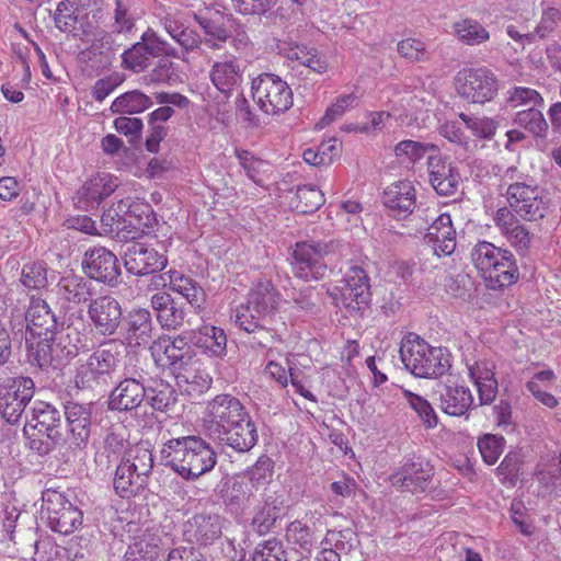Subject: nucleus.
I'll return each instance as SVG.
<instances>
[{
	"instance_id": "nucleus-55",
	"label": "nucleus",
	"mask_w": 561,
	"mask_h": 561,
	"mask_svg": "<svg viewBox=\"0 0 561 561\" xmlns=\"http://www.w3.org/2000/svg\"><path fill=\"white\" fill-rule=\"evenodd\" d=\"M496 174L500 176L501 185L506 187L505 196L515 192V190H520V187H527L536 183L533 176L516 165H511L505 169L499 168Z\"/></svg>"
},
{
	"instance_id": "nucleus-5",
	"label": "nucleus",
	"mask_w": 561,
	"mask_h": 561,
	"mask_svg": "<svg viewBox=\"0 0 561 561\" xmlns=\"http://www.w3.org/2000/svg\"><path fill=\"white\" fill-rule=\"evenodd\" d=\"M399 352L404 367L420 378L439 377L450 367L442 348L431 346L415 333L402 339Z\"/></svg>"
},
{
	"instance_id": "nucleus-7",
	"label": "nucleus",
	"mask_w": 561,
	"mask_h": 561,
	"mask_svg": "<svg viewBox=\"0 0 561 561\" xmlns=\"http://www.w3.org/2000/svg\"><path fill=\"white\" fill-rule=\"evenodd\" d=\"M252 95L260 108L277 115L293 105V92L286 81L274 73H262L252 80Z\"/></svg>"
},
{
	"instance_id": "nucleus-59",
	"label": "nucleus",
	"mask_w": 561,
	"mask_h": 561,
	"mask_svg": "<svg viewBox=\"0 0 561 561\" xmlns=\"http://www.w3.org/2000/svg\"><path fill=\"white\" fill-rule=\"evenodd\" d=\"M22 284L30 289H42L47 286V266L43 262L27 263L22 268Z\"/></svg>"
},
{
	"instance_id": "nucleus-21",
	"label": "nucleus",
	"mask_w": 561,
	"mask_h": 561,
	"mask_svg": "<svg viewBox=\"0 0 561 561\" xmlns=\"http://www.w3.org/2000/svg\"><path fill=\"white\" fill-rule=\"evenodd\" d=\"M493 221L501 234L518 252H527L530 248L533 236L525 225L516 217L508 207L499 208Z\"/></svg>"
},
{
	"instance_id": "nucleus-48",
	"label": "nucleus",
	"mask_w": 561,
	"mask_h": 561,
	"mask_svg": "<svg viewBox=\"0 0 561 561\" xmlns=\"http://www.w3.org/2000/svg\"><path fill=\"white\" fill-rule=\"evenodd\" d=\"M453 28L457 38L467 45H479L490 38L489 32L473 19L458 21Z\"/></svg>"
},
{
	"instance_id": "nucleus-12",
	"label": "nucleus",
	"mask_w": 561,
	"mask_h": 561,
	"mask_svg": "<svg viewBox=\"0 0 561 561\" xmlns=\"http://www.w3.org/2000/svg\"><path fill=\"white\" fill-rule=\"evenodd\" d=\"M505 197L510 205L508 209L524 220L537 221L547 214L548 199L537 183L515 190Z\"/></svg>"
},
{
	"instance_id": "nucleus-26",
	"label": "nucleus",
	"mask_w": 561,
	"mask_h": 561,
	"mask_svg": "<svg viewBox=\"0 0 561 561\" xmlns=\"http://www.w3.org/2000/svg\"><path fill=\"white\" fill-rule=\"evenodd\" d=\"M383 204L394 217L405 218L415 207V188L410 181H398L383 192Z\"/></svg>"
},
{
	"instance_id": "nucleus-45",
	"label": "nucleus",
	"mask_w": 561,
	"mask_h": 561,
	"mask_svg": "<svg viewBox=\"0 0 561 561\" xmlns=\"http://www.w3.org/2000/svg\"><path fill=\"white\" fill-rule=\"evenodd\" d=\"M507 249L495 247L488 241H479L471 250V260L477 270L484 276L486 272H492L491 267L499 260H503V255Z\"/></svg>"
},
{
	"instance_id": "nucleus-2",
	"label": "nucleus",
	"mask_w": 561,
	"mask_h": 561,
	"mask_svg": "<svg viewBox=\"0 0 561 561\" xmlns=\"http://www.w3.org/2000/svg\"><path fill=\"white\" fill-rule=\"evenodd\" d=\"M161 461L181 478L195 481L211 471L217 463L213 447L199 436L169 439L160 450Z\"/></svg>"
},
{
	"instance_id": "nucleus-3",
	"label": "nucleus",
	"mask_w": 561,
	"mask_h": 561,
	"mask_svg": "<svg viewBox=\"0 0 561 561\" xmlns=\"http://www.w3.org/2000/svg\"><path fill=\"white\" fill-rule=\"evenodd\" d=\"M23 431L28 439L30 448L39 455H47L57 445L67 444L61 413L48 402H34L32 417Z\"/></svg>"
},
{
	"instance_id": "nucleus-31",
	"label": "nucleus",
	"mask_w": 561,
	"mask_h": 561,
	"mask_svg": "<svg viewBox=\"0 0 561 561\" xmlns=\"http://www.w3.org/2000/svg\"><path fill=\"white\" fill-rule=\"evenodd\" d=\"M283 511V501L274 494H265L263 502L254 508L251 527L259 535L268 534L276 525Z\"/></svg>"
},
{
	"instance_id": "nucleus-24",
	"label": "nucleus",
	"mask_w": 561,
	"mask_h": 561,
	"mask_svg": "<svg viewBox=\"0 0 561 561\" xmlns=\"http://www.w3.org/2000/svg\"><path fill=\"white\" fill-rule=\"evenodd\" d=\"M25 321L27 332L33 337L56 335L57 318L48 304L41 298H31Z\"/></svg>"
},
{
	"instance_id": "nucleus-36",
	"label": "nucleus",
	"mask_w": 561,
	"mask_h": 561,
	"mask_svg": "<svg viewBox=\"0 0 561 561\" xmlns=\"http://www.w3.org/2000/svg\"><path fill=\"white\" fill-rule=\"evenodd\" d=\"M285 539L302 557H308L318 542L316 530L301 519H296L287 525Z\"/></svg>"
},
{
	"instance_id": "nucleus-27",
	"label": "nucleus",
	"mask_w": 561,
	"mask_h": 561,
	"mask_svg": "<svg viewBox=\"0 0 561 561\" xmlns=\"http://www.w3.org/2000/svg\"><path fill=\"white\" fill-rule=\"evenodd\" d=\"M469 376L477 387L480 404L494 401L499 383L494 377L495 365L492 360L480 359L468 366Z\"/></svg>"
},
{
	"instance_id": "nucleus-13",
	"label": "nucleus",
	"mask_w": 561,
	"mask_h": 561,
	"mask_svg": "<svg viewBox=\"0 0 561 561\" xmlns=\"http://www.w3.org/2000/svg\"><path fill=\"white\" fill-rule=\"evenodd\" d=\"M88 317L92 327L102 336L116 334L123 322V309L117 299L110 295L91 299Z\"/></svg>"
},
{
	"instance_id": "nucleus-33",
	"label": "nucleus",
	"mask_w": 561,
	"mask_h": 561,
	"mask_svg": "<svg viewBox=\"0 0 561 561\" xmlns=\"http://www.w3.org/2000/svg\"><path fill=\"white\" fill-rule=\"evenodd\" d=\"M431 469L424 470L421 463H405L399 472L390 477L392 485L404 488L407 491L415 493L424 491L430 483Z\"/></svg>"
},
{
	"instance_id": "nucleus-63",
	"label": "nucleus",
	"mask_w": 561,
	"mask_h": 561,
	"mask_svg": "<svg viewBox=\"0 0 561 561\" xmlns=\"http://www.w3.org/2000/svg\"><path fill=\"white\" fill-rule=\"evenodd\" d=\"M537 480L545 486H554L561 490V456L553 457L548 465H539Z\"/></svg>"
},
{
	"instance_id": "nucleus-10",
	"label": "nucleus",
	"mask_w": 561,
	"mask_h": 561,
	"mask_svg": "<svg viewBox=\"0 0 561 561\" xmlns=\"http://www.w3.org/2000/svg\"><path fill=\"white\" fill-rule=\"evenodd\" d=\"M35 383L30 377H16L0 387V413L10 424L21 419L25 407L32 400Z\"/></svg>"
},
{
	"instance_id": "nucleus-11",
	"label": "nucleus",
	"mask_w": 561,
	"mask_h": 561,
	"mask_svg": "<svg viewBox=\"0 0 561 561\" xmlns=\"http://www.w3.org/2000/svg\"><path fill=\"white\" fill-rule=\"evenodd\" d=\"M151 355L157 366L180 371L185 368L193 358L194 351L184 335L174 339L161 336L150 346Z\"/></svg>"
},
{
	"instance_id": "nucleus-62",
	"label": "nucleus",
	"mask_w": 561,
	"mask_h": 561,
	"mask_svg": "<svg viewBox=\"0 0 561 561\" xmlns=\"http://www.w3.org/2000/svg\"><path fill=\"white\" fill-rule=\"evenodd\" d=\"M503 437L486 434L478 440L480 454L488 465H494L503 451Z\"/></svg>"
},
{
	"instance_id": "nucleus-35",
	"label": "nucleus",
	"mask_w": 561,
	"mask_h": 561,
	"mask_svg": "<svg viewBox=\"0 0 561 561\" xmlns=\"http://www.w3.org/2000/svg\"><path fill=\"white\" fill-rule=\"evenodd\" d=\"M280 295L270 279L257 280L249 293L248 301L256 309L257 313L274 314L279 305Z\"/></svg>"
},
{
	"instance_id": "nucleus-18",
	"label": "nucleus",
	"mask_w": 561,
	"mask_h": 561,
	"mask_svg": "<svg viewBox=\"0 0 561 561\" xmlns=\"http://www.w3.org/2000/svg\"><path fill=\"white\" fill-rule=\"evenodd\" d=\"M426 228L424 240L430 244L437 256H447L454 253L456 249V230L453 226L450 215L433 214L427 217L430 222Z\"/></svg>"
},
{
	"instance_id": "nucleus-47",
	"label": "nucleus",
	"mask_w": 561,
	"mask_h": 561,
	"mask_svg": "<svg viewBox=\"0 0 561 561\" xmlns=\"http://www.w3.org/2000/svg\"><path fill=\"white\" fill-rule=\"evenodd\" d=\"M324 203L323 193L316 186L299 185L290 204L300 214L313 213Z\"/></svg>"
},
{
	"instance_id": "nucleus-32",
	"label": "nucleus",
	"mask_w": 561,
	"mask_h": 561,
	"mask_svg": "<svg viewBox=\"0 0 561 561\" xmlns=\"http://www.w3.org/2000/svg\"><path fill=\"white\" fill-rule=\"evenodd\" d=\"M148 484V479L133 468L125 463L123 460L116 468L113 488L117 495L123 499H130L139 494Z\"/></svg>"
},
{
	"instance_id": "nucleus-16",
	"label": "nucleus",
	"mask_w": 561,
	"mask_h": 561,
	"mask_svg": "<svg viewBox=\"0 0 561 561\" xmlns=\"http://www.w3.org/2000/svg\"><path fill=\"white\" fill-rule=\"evenodd\" d=\"M337 290L339 297H335L336 305L347 310L357 311L370 300V286L367 274L358 266L350 268L343 285Z\"/></svg>"
},
{
	"instance_id": "nucleus-4",
	"label": "nucleus",
	"mask_w": 561,
	"mask_h": 561,
	"mask_svg": "<svg viewBox=\"0 0 561 561\" xmlns=\"http://www.w3.org/2000/svg\"><path fill=\"white\" fill-rule=\"evenodd\" d=\"M121 346L113 340L101 343L85 359H79L73 381L79 389L107 386L121 365Z\"/></svg>"
},
{
	"instance_id": "nucleus-44",
	"label": "nucleus",
	"mask_w": 561,
	"mask_h": 561,
	"mask_svg": "<svg viewBox=\"0 0 561 561\" xmlns=\"http://www.w3.org/2000/svg\"><path fill=\"white\" fill-rule=\"evenodd\" d=\"M152 105L151 98L140 90L127 91L117 96L111 105L115 114H138Z\"/></svg>"
},
{
	"instance_id": "nucleus-25",
	"label": "nucleus",
	"mask_w": 561,
	"mask_h": 561,
	"mask_svg": "<svg viewBox=\"0 0 561 561\" xmlns=\"http://www.w3.org/2000/svg\"><path fill=\"white\" fill-rule=\"evenodd\" d=\"M147 388L138 379L127 377L111 392L108 407L113 411H129L138 408L146 399Z\"/></svg>"
},
{
	"instance_id": "nucleus-37",
	"label": "nucleus",
	"mask_w": 561,
	"mask_h": 561,
	"mask_svg": "<svg viewBox=\"0 0 561 561\" xmlns=\"http://www.w3.org/2000/svg\"><path fill=\"white\" fill-rule=\"evenodd\" d=\"M491 270L492 272H486L483 278L486 286L494 290L503 289L514 284L518 278L516 261L510 250L503 255V260H499Z\"/></svg>"
},
{
	"instance_id": "nucleus-64",
	"label": "nucleus",
	"mask_w": 561,
	"mask_h": 561,
	"mask_svg": "<svg viewBox=\"0 0 561 561\" xmlns=\"http://www.w3.org/2000/svg\"><path fill=\"white\" fill-rule=\"evenodd\" d=\"M251 558L252 561H283L284 551L276 539H268L255 547Z\"/></svg>"
},
{
	"instance_id": "nucleus-46",
	"label": "nucleus",
	"mask_w": 561,
	"mask_h": 561,
	"mask_svg": "<svg viewBox=\"0 0 561 561\" xmlns=\"http://www.w3.org/2000/svg\"><path fill=\"white\" fill-rule=\"evenodd\" d=\"M161 539L157 536H144L126 552L124 561H160Z\"/></svg>"
},
{
	"instance_id": "nucleus-40",
	"label": "nucleus",
	"mask_w": 561,
	"mask_h": 561,
	"mask_svg": "<svg viewBox=\"0 0 561 561\" xmlns=\"http://www.w3.org/2000/svg\"><path fill=\"white\" fill-rule=\"evenodd\" d=\"M84 8L81 0H62L54 14L56 27L65 33H75L82 25Z\"/></svg>"
},
{
	"instance_id": "nucleus-9",
	"label": "nucleus",
	"mask_w": 561,
	"mask_h": 561,
	"mask_svg": "<svg viewBox=\"0 0 561 561\" xmlns=\"http://www.w3.org/2000/svg\"><path fill=\"white\" fill-rule=\"evenodd\" d=\"M337 244L334 241H301L294 250V273L304 280L319 279L325 271V256L334 253Z\"/></svg>"
},
{
	"instance_id": "nucleus-34",
	"label": "nucleus",
	"mask_w": 561,
	"mask_h": 561,
	"mask_svg": "<svg viewBox=\"0 0 561 561\" xmlns=\"http://www.w3.org/2000/svg\"><path fill=\"white\" fill-rule=\"evenodd\" d=\"M151 307L156 311L158 322L162 328L176 329L184 321V311L178 307L168 293H157L151 297Z\"/></svg>"
},
{
	"instance_id": "nucleus-1",
	"label": "nucleus",
	"mask_w": 561,
	"mask_h": 561,
	"mask_svg": "<svg viewBox=\"0 0 561 561\" xmlns=\"http://www.w3.org/2000/svg\"><path fill=\"white\" fill-rule=\"evenodd\" d=\"M203 427L213 438L238 453H247L257 443V431L245 408L231 394H219L207 404Z\"/></svg>"
},
{
	"instance_id": "nucleus-54",
	"label": "nucleus",
	"mask_w": 561,
	"mask_h": 561,
	"mask_svg": "<svg viewBox=\"0 0 561 561\" xmlns=\"http://www.w3.org/2000/svg\"><path fill=\"white\" fill-rule=\"evenodd\" d=\"M146 399L154 410L167 411L175 403L176 391L171 385L160 381L147 389Z\"/></svg>"
},
{
	"instance_id": "nucleus-6",
	"label": "nucleus",
	"mask_w": 561,
	"mask_h": 561,
	"mask_svg": "<svg viewBox=\"0 0 561 561\" xmlns=\"http://www.w3.org/2000/svg\"><path fill=\"white\" fill-rule=\"evenodd\" d=\"M457 94L469 103L484 104L497 94L499 81L492 70L485 67L463 68L454 80Z\"/></svg>"
},
{
	"instance_id": "nucleus-39",
	"label": "nucleus",
	"mask_w": 561,
	"mask_h": 561,
	"mask_svg": "<svg viewBox=\"0 0 561 561\" xmlns=\"http://www.w3.org/2000/svg\"><path fill=\"white\" fill-rule=\"evenodd\" d=\"M195 20L202 27L204 36L202 37V53L207 50H220L230 38L229 30L218 19H209L195 15Z\"/></svg>"
},
{
	"instance_id": "nucleus-49",
	"label": "nucleus",
	"mask_w": 561,
	"mask_h": 561,
	"mask_svg": "<svg viewBox=\"0 0 561 561\" xmlns=\"http://www.w3.org/2000/svg\"><path fill=\"white\" fill-rule=\"evenodd\" d=\"M129 465L134 471L139 472L145 478H149L153 468V456L151 450L144 444H137L129 447L122 459Z\"/></svg>"
},
{
	"instance_id": "nucleus-22",
	"label": "nucleus",
	"mask_w": 561,
	"mask_h": 561,
	"mask_svg": "<svg viewBox=\"0 0 561 561\" xmlns=\"http://www.w3.org/2000/svg\"><path fill=\"white\" fill-rule=\"evenodd\" d=\"M117 187L118 181L116 178L108 173H98L78 190L76 204L79 208L85 210L93 209Z\"/></svg>"
},
{
	"instance_id": "nucleus-42",
	"label": "nucleus",
	"mask_w": 561,
	"mask_h": 561,
	"mask_svg": "<svg viewBox=\"0 0 561 561\" xmlns=\"http://www.w3.org/2000/svg\"><path fill=\"white\" fill-rule=\"evenodd\" d=\"M58 295L65 300L80 305L91 301V283L77 275H67L58 282Z\"/></svg>"
},
{
	"instance_id": "nucleus-60",
	"label": "nucleus",
	"mask_w": 561,
	"mask_h": 561,
	"mask_svg": "<svg viewBox=\"0 0 561 561\" xmlns=\"http://www.w3.org/2000/svg\"><path fill=\"white\" fill-rule=\"evenodd\" d=\"M358 96L355 93L342 94L336 98L335 102L332 103L325 111L321 121L317 124V126L323 127L334 122L344 115V113L353 107V105L357 102Z\"/></svg>"
},
{
	"instance_id": "nucleus-29",
	"label": "nucleus",
	"mask_w": 561,
	"mask_h": 561,
	"mask_svg": "<svg viewBox=\"0 0 561 561\" xmlns=\"http://www.w3.org/2000/svg\"><path fill=\"white\" fill-rule=\"evenodd\" d=\"M87 325L82 320L69 323L56 332V347L61 357L73 358L81 350L88 348Z\"/></svg>"
},
{
	"instance_id": "nucleus-53",
	"label": "nucleus",
	"mask_w": 561,
	"mask_h": 561,
	"mask_svg": "<svg viewBox=\"0 0 561 561\" xmlns=\"http://www.w3.org/2000/svg\"><path fill=\"white\" fill-rule=\"evenodd\" d=\"M434 145H426L414 140H402L394 147V156L402 164H414L420 161L427 150H435Z\"/></svg>"
},
{
	"instance_id": "nucleus-50",
	"label": "nucleus",
	"mask_w": 561,
	"mask_h": 561,
	"mask_svg": "<svg viewBox=\"0 0 561 561\" xmlns=\"http://www.w3.org/2000/svg\"><path fill=\"white\" fill-rule=\"evenodd\" d=\"M36 343L30 345V356L39 367L50 365L55 358H62L59 350L56 347L55 336H42Z\"/></svg>"
},
{
	"instance_id": "nucleus-57",
	"label": "nucleus",
	"mask_w": 561,
	"mask_h": 561,
	"mask_svg": "<svg viewBox=\"0 0 561 561\" xmlns=\"http://www.w3.org/2000/svg\"><path fill=\"white\" fill-rule=\"evenodd\" d=\"M151 58L147 48L138 42L123 53L122 65L125 69L141 72L149 67Z\"/></svg>"
},
{
	"instance_id": "nucleus-43",
	"label": "nucleus",
	"mask_w": 561,
	"mask_h": 561,
	"mask_svg": "<svg viewBox=\"0 0 561 561\" xmlns=\"http://www.w3.org/2000/svg\"><path fill=\"white\" fill-rule=\"evenodd\" d=\"M130 198H123L105 209L101 216L102 233H113L124 228L127 217H131L134 210Z\"/></svg>"
},
{
	"instance_id": "nucleus-15",
	"label": "nucleus",
	"mask_w": 561,
	"mask_h": 561,
	"mask_svg": "<svg viewBox=\"0 0 561 561\" xmlns=\"http://www.w3.org/2000/svg\"><path fill=\"white\" fill-rule=\"evenodd\" d=\"M168 259L151 245L141 242L130 243L124 253V265L127 272L145 276L162 271Z\"/></svg>"
},
{
	"instance_id": "nucleus-41",
	"label": "nucleus",
	"mask_w": 561,
	"mask_h": 561,
	"mask_svg": "<svg viewBox=\"0 0 561 561\" xmlns=\"http://www.w3.org/2000/svg\"><path fill=\"white\" fill-rule=\"evenodd\" d=\"M171 289L182 297L195 309H202L206 301V294L199 284L193 278L176 271L170 272Z\"/></svg>"
},
{
	"instance_id": "nucleus-28",
	"label": "nucleus",
	"mask_w": 561,
	"mask_h": 561,
	"mask_svg": "<svg viewBox=\"0 0 561 561\" xmlns=\"http://www.w3.org/2000/svg\"><path fill=\"white\" fill-rule=\"evenodd\" d=\"M125 340L129 344L145 345L152 337V320L149 310L133 309L124 318L122 322Z\"/></svg>"
},
{
	"instance_id": "nucleus-17",
	"label": "nucleus",
	"mask_w": 561,
	"mask_h": 561,
	"mask_svg": "<svg viewBox=\"0 0 561 561\" xmlns=\"http://www.w3.org/2000/svg\"><path fill=\"white\" fill-rule=\"evenodd\" d=\"M183 535L190 543L213 545L222 535V519L217 514L196 513L184 523Z\"/></svg>"
},
{
	"instance_id": "nucleus-14",
	"label": "nucleus",
	"mask_w": 561,
	"mask_h": 561,
	"mask_svg": "<svg viewBox=\"0 0 561 561\" xmlns=\"http://www.w3.org/2000/svg\"><path fill=\"white\" fill-rule=\"evenodd\" d=\"M82 267L90 278L110 286L116 285L121 276L116 255L104 247H95L85 251Z\"/></svg>"
},
{
	"instance_id": "nucleus-38",
	"label": "nucleus",
	"mask_w": 561,
	"mask_h": 561,
	"mask_svg": "<svg viewBox=\"0 0 561 561\" xmlns=\"http://www.w3.org/2000/svg\"><path fill=\"white\" fill-rule=\"evenodd\" d=\"M253 483L244 477H234L227 480L221 490L224 502L232 510H244L251 504L254 493Z\"/></svg>"
},
{
	"instance_id": "nucleus-58",
	"label": "nucleus",
	"mask_w": 561,
	"mask_h": 561,
	"mask_svg": "<svg viewBox=\"0 0 561 561\" xmlns=\"http://www.w3.org/2000/svg\"><path fill=\"white\" fill-rule=\"evenodd\" d=\"M267 319L266 314L257 313L256 309L249 301L240 305L234 310V322L244 331H255L259 325L265 324Z\"/></svg>"
},
{
	"instance_id": "nucleus-20",
	"label": "nucleus",
	"mask_w": 561,
	"mask_h": 561,
	"mask_svg": "<svg viewBox=\"0 0 561 561\" xmlns=\"http://www.w3.org/2000/svg\"><path fill=\"white\" fill-rule=\"evenodd\" d=\"M428 180L432 187L444 196L456 194L460 184L458 169L440 154H432L427 159Z\"/></svg>"
},
{
	"instance_id": "nucleus-52",
	"label": "nucleus",
	"mask_w": 561,
	"mask_h": 561,
	"mask_svg": "<svg viewBox=\"0 0 561 561\" xmlns=\"http://www.w3.org/2000/svg\"><path fill=\"white\" fill-rule=\"evenodd\" d=\"M506 103L512 108H533L541 106L543 99L535 89L514 87L507 91Z\"/></svg>"
},
{
	"instance_id": "nucleus-56",
	"label": "nucleus",
	"mask_w": 561,
	"mask_h": 561,
	"mask_svg": "<svg viewBox=\"0 0 561 561\" xmlns=\"http://www.w3.org/2000/svg\"><path fill=\"white\" fill-rule=\"evenodd\" d=\"M203 337L198 340L211 355L221 357L227 352V336L222 329L214 325H205L201 330Z\"/></svg>"
},
{
	"instance_id": "nucleus-30",
	"label": "nucleus",
	"mask_w": 561,
	"mask_h": 561,
	"mask_svg": "<svg viewBox=\"0 0 561 561\" xmlns=\"http://www.w3.org/2000/svg\"><path fill=\"white\" fill-rule=\"evenodd\" d=\"M440 409L451 416L465 415L473 404L469 388L458 383H446L439 390Z\"/></svg>"
},
{
	"instance_id": "nucleus-51",
	"label": "nucleus",
	"mask_w": 561,
	"mask_h": 561,
	"mask_svg": "<svg viewBox=\"0 0 561 561\" xmlns=\"http://www.w3.org/2000/svg\"><path fill=\"white\" fill-rule=\"evenodd\" d=\"M514 121L534 136H543L548 129L547 121L539 106L518 111Z\"/></svg>"
},
{
	"instance_id": "nucleus-8",
	"label": "nucleus",
	"mask_w": 561,
	"mask_h": 561,
	"mask_svg": "<svg viewBox=\"0 0 561 561\" xmlns=\"http://www.w3.org/2000/svg\"><path fill=\"white\" fill-rule=\"evenodd\" d=\"M42 501V507L51 530L69 535L82 525L81 510L70 501L65 492L47 489L43 492Z\"/></svg>"
},
{
	"instance_id": "nucleus-61",
	"label": "nucleus",
	"mask_w": 561,
	"mask_h": 561,
	"mask_svg": "<svg viewBox=\"0 0 561 561\" xmlns=\"http://www.w3.org/2000/svg\"><path fill=\"white\" fill-rule=\"evenodd\" d=\"M405 397L426 427L432 428L437 425V415L427 400L412 392H407Z\"/></svg>"
},
{
	"instance_id": "nucleus-19",
	"label": "nucleus",
	"mask_w": 561,
	"mask_h": 561,
	"mask_svg": "<svg viewBox=\"0 0 561 561\" xmlns=\"http://www.w3.org/2000/svg\"><path fill=\"white\" fill-rule=\"evenodd\" d=\"M244 67L233 55H226L215 60L209 70L214 87L225 95H230L243 81Z\"/></svg>"
},
{
	"instance_id": "nucleus-23",
	"label": "nucleus",
	"mask_w": 561,
	"mask_h": 561,
	"mask_svg": "<svg viewBox=\"0 0 561 561\" xmlns=\"http://www.w3.org/2000/svg\"><path fill=\"white\" fill-rule=\"evenodd\" d=\"M67 443L81 446L87 443L91 430V404L69 402L65 405Z\"/></svg>"
}]
</instances>
